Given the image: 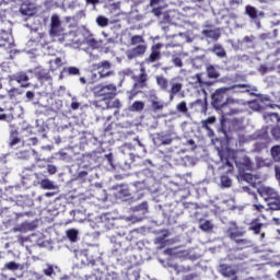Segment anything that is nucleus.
I'll return each instance as SVG.
<instances>
[{
    "label": "nucleus",
    "instance_id": "obj_62",
    "mask_svg": "<svg viewBox=\"0 0 280 280\" xmlns=\"http://www.w3.org/2000/svg\"><path fill=\"white\" fill-rule=\"evenodd\" d=\"M196 277H198V275H196V273H189V275L185 276V277L183 278V280H194V279H196Z\"/></svg>",
    "mask_w": 280,
    "mask_h": 280
},
{
    "label": "nucleus",
    "instance_id": "obj_28",
    "mask_svg": "<svg viewBox=\"0 0 280 280\" xmlns=\"http://www.w3.org/2000/svg\"><path fill=\"white\" fill-rule=\"evenodd\" d=\"M172 141H174V139L168 135H158L156 137V143L160 145H172Z\"/></svg>",
    "mask_w": 280,
    "mask_h": 280
},
{
    "label": "nucleus",
    "instance_id": "obj_59",
    "mask_svg": "<svg viewBox=\"0 0 280 280\" xmlns=\"http://www.w3.org/2000/svg\"><path fill=\"white\" fill-rule=\"evenodd\" d=\"M138 211H148V202H142L138 206Z\"/></svg>",
    "mask_w": 280,
    "mask_h": 280
},
{
    "label": "nucleus",
    "instance_id": "obj_45",
    "mask_svg": "<svg viewBox=\"0 0 280 280\" xmlns=\"http://www.w3.org/2000/svg\"><path fill=\"white\" fill-rule=\"evenodd\" d=\"M176 110L178 113L187 115V113L189 112V108H187V103L185 101H182L179 104L176 105Z\"/></svg>",
    "mask_w": 280,
    "mask_h": 280
},
{
    "label": "nucleus",
    "instance_id": "obj_4",
    "mask_svg": "<svg viewBox=\"0 0 280 280\" xmlns=\"http://www.w3.org/2000/svg\"><path fill=\"white\" fill-rule=\"evenodd\" d=\"M113 63L108 60H103L98 63H94L92 66L93 71L92 80L97 82V80H102L104 78H110V75H115V72L112 70Z\"/></svg>",
    "mask_w": 280,
    "mask_h": 280
},
{
    "label": "nucleus",
    "instance_id": "obj_44",
    "mask_svg": "<svg viewBox=\"0 0 280 280\" xmlns=\"http://www.w3.org/2000/svg\"><path fill=\"white\" fill-rule=\"evenodd\" d=\"M96 23L98 27H108V19L104 15L97 16Z\"/></svg>",
    "mask_w": 280,
    "mask_h": 280
},
{
    "label": "nucleus",
    "instance_id": "obj_50",
    "mask_svg": "<svg viewBox=\"0 0 280 280\" xmlns=\"http://www.w3.org/2000/svg\"><path fill=\"white\" fill-rule=\"evenodd\" d=\"M43 272L46 277H54V275H56L52 265H46V268H44Z\"/></svg>",
    "mask_w": 280,
    "mask_h": 280
},
{
    "label": "nucleus",
    "instance_id": "obj_56",
    "mask_svg": "<svg viewBox=\"0 0 280 280\" xmlns=\"http://www.w3.org/2000/svg\"><path fill=\"white\" fill-rule=\"evenodd\" d=\"M172 61L175 67H178L179 69L183 67V59H180L179 57L173 58Z\"/></svg>",
    "mask_w": 280,
    "mask_h": 280
},
{
    "label": "nucleus",
    "instance_id": "obj_2",
    "mask_svg": "<svg viewBox=\"0 0 280 280\" xmlns=\"http://www.w3.org/2000/svg\"><path fill=\"white\" fill-rule=\"evenodd\" d=\"M246 191L250 198L257 200V194L264 198L271 211H279L280 209V195L279 191L272 187H261V177L259 175L246 174Z\"/></svg>",
    "mask_w": 280,
    "mask_h": 280
},
{
    "label": "nucleus",
    "instance_id": "obj_3",
    "mask_svg": "<svg viewBox=\"0 0 280 280\" xmlns=\"http://www.w3.org/2000/svg\"><path fill=\"white\" fill-rule=\"evenodd\" d=\"M155 82L160 89V91H164L165 93H168L170 101L174 100L178 93L183 91V83L180 82H174V80L170 81L165 75H156Z\"/></svg>",
    "mask_w": 280,
    "mask_h": 280
},
{
    "label": "nucleus",
    "instance_id": "obj_10",
    "mask_svg": "<svg viewBox=\"0 0 280 280\" xmlns=\"http://www.w3.org/2000/svg\"><path fill=\"white\" fill-rule=\"evenodd\" d=\"M197 80V84H199V88L201 89L202 93L205 94V98L197 100L195 104L202 106L205 110H207V89H210V86H213L215 84V81H203L202 80V73H197L195 75Z\"/></svg>",
    "mask_w": 280,
    "mask_h": 280
},
{
    "label": "nucleus",
    "instance_id": "obj_47",
    "mask_svg": "<svg viewBox=\"0 0 280 280\" xmlns=\"http://www.w3.org/2000/svg\"><path fill=\"white\" fill-rule=\"evenodd\" d=\"M42 189H56V186H54V182L49 179H43L40 182Z\"/></svg>",
    "mask_w": 280,
    "mask_h": 280
},
{
    "label": "nucleus",
    "instance_id": "obj_38",
    "mask_svg": "<svg viewBox=\"0 0 280 280\" xmlns=\"http://www.w3.org/2000/svg\"><path fill=\"white\" fill-rule=\"evenodd\" d=\"M62 73L67 75H80V68L78 67H66L62 69Z\"/></svg>",
    "mask_w": 280,
    "mask_h": 280
},
{
    "label": "nucleus",
    "instance_id": "obj_7",
    "mask_svg": "<svg viewBox=\"0 0 280 280\" xmlns=\"http://www.w3.org/2000/svg\"><path fill=\"white\" fill-rule=\"evenodd\" d=\"M92 104L97 110H113L114 108L116 109L114 115H117V113H119V108H121V101H119V98H98L93 101Z\"/></svg>",
    "mask_w": 280,
    "mask_h": 280
},
{
    "label": "nucleus",
    "instance_id": "obj_60",
    "mask_svg": "<svg viewBox=\"0 0 280 280\" xmlns=\"http://www.w3.org/2000/svg\"><path fill=\"white\" fill-rule=\"evenodd\" d=\"M54 63L56 65L57 69H60V67H62V58L57 57V58L54 60Z\"/></svg>",
    "mask_w": 280,
    "mask_h": 280
},
{
    "label": "nucleus",
    "instance_id": "obj_42",
    "mask_svg": "<svg viewBox=\"0 0 280 280\" xmlns=\"http://www.w3.org/2000/svg\"><path fill=\"white\" fill-rule=\"evenodd\" d=\"M246 15L252 18L253 21H257V9H255L254 7L247 5Z\"/></svg>",
    "mask_w": 280,
    "mask_h": 280
},
{
    "label": "nucleus",
    "instance_id": "obj_22",
    "mask_svg": "<svg viewBox=\"0 0 280 280\" xmlns=\"http://www.w3.org/2000/svg\"><path fill=\"white\" fill-rule=\"evenodd\" d=\"M202 36H205L206 38H211V40H220V36H222V34L220 33V30L215 28V30H203L201 32Z\"/></svg>",
    "mask_w": 280,
    "mask_h": 280
},
{
    "label": "nucleus",
    "instance_id": "obj_9",
    "mask_svg": "<svg viewBox=\"0 0 280 280\" xmlns=\"http://www.w3.org/2000/svg\"><path fill=\"white\" fill-rule=\"evenodd\" d=\"M240 103L235 102L233 98H226L225 103L217 107V110H220L222 117H229L231 115H240L242 109L237 107Z\"/></svg>",
    "mask_w": 280,
    "mask_h": 280
},
{
    "label": "nucleus",
    "instance_id": "obj_21",
    "mask_svg": "<svg viewBox=\"0 0 280 280\" xmlns=\"http://www.w3.org/2000/svg\"><path fill=\"white\" fill-rule=\"evenodd\" d=\"M145 51H148V46L145 44H139L129 51L128 58H139V56H143Z\"/></svg>",
    "mask_w": 280,
    "mask_h": 280
},
{
    "label": "nucleus",
    "instance_id": "obj_61",
    "mask_svg": "<svg viewBox=\"0 0 280 280\" xmlns=\"http://www.w3.org/2000/svg\"><path fill=\"white\" fill-rule=\"evenodd\" d=\"M48 173L50 174H56V172H58V168H56V166L49 164L47 167Z\"/></svg>",
    "mask_w": 280,
    "mask_h": 280
},
{
    "label": "nucleus",
    "instance_id": "obj_41",
    "mask_svg": "<svg viewBox=\"0 0 280 280\" xmlns=\"http://www.w3.org/2000/svg\"><path fill=\"white\" fill-rule=\"evenodd\" d=\"M151 108L153 113H159V110H163V108H165V104L161 103L160 101H152Z\"/></svg>",
    "mask_w": 280,
    "mask_h": 280
},
{
    "label": "nucleus",
    "instance_id": "obj_23",
    "mask_svg": "<svg viewBox=\"0 0 280 280\" xmlns=\"http://www.w3.org/2000/svg\"><path fill=\"white\" fill-rule=\"evenodd\" d=\"M257 97L261 108H266V107L273 108L275 105L272 104V98H270V96L259 94L257 95Z\"/></svg>",
    "mask_w": 280,
    "mask_h": 280
},
{
    "label": "nucleus",
    "instance_id": "obj_30",
    "mask_svg": "<svg viewBox=\"0 0 280 280\" xmlns=\"http://www.w3.org/2000/svg\"><path fill=\"white\" fill-rule=\"evenodd\" d=\"M247 106L250 108V110L259 113L261 110V104L259 103L258 96H255L254 100L247 101Z\"/></svg>",
    "mask_w": 280,
    "mask_h": 280
},
{
    "label": "nucleus",
    "instance_id": "obj_64",
    "mask_svg": "<svg viewBox=\"0 0 280 280\" xmlns=\"http://www.w3.org/2000/svg\"><path fill=\"white\" fill-rule=\"evenodd\" d=\"M271 222H273L276 224V226H280V217H273L271 219Z\"/></svg>",
    "mask_w": 280,
    "mask_h": 280
},
{
    "label": "nucleus",
    "instance_id": "obj_31",
    "mask_svg": "<svg viewBox=\"0 0 280 280\" xmlns=\"http://www.w3.org/2000/svg\"><path fill=\"white\" fill-rule=\"evenodd\" d=\"M212 54H215L219 58H226V50H224V47L220 44H215L212 49Z\"/></svg>",
    "mask_w": 280,
    "mask_h": 280
},
{
    "label": "nucleus",
    "instance_id": "obj_33",
    "mask_svg": "<svg viewBox=\"0 0 280 280\" xmlns=\"http://www.w3.org/2000/svg\"><path fill=\"white\" fill-rule=\"evenodd\" d=\"M271 159L276 163H280V144H276L270 149Z\"/></svg>",
    "mask_w": 280,
    "mask_h": 280
},
{
    "label": "nucleus",
    "instance_id": "obj_1",
    "mask_svg": "<svg viewBox=\"0 0 280 280\" xmlns=\"http://www.w3.org/2000/svg\"><path fill=\"white\" fill-rule=\"evenodd\" d=\"M244 145H246V136L238 133L235 150L222 149L219 151L221 163H223L222 167H228L226 174H233L234 167L231 161L235 162L238 170V183H246V150L244 149Z\"/></svg>",
    "mask_w": 280,
    "mask_h": 280
},
{
    "label": "nucleus",
    "instance_id": "obj_15",
    "mask_svg": "<svg viewBox=\"0 0 280 280\" xmlns=\"http://www.w3.org/2000/svg\"><path fill=\"white\" fill-rule=\"evenodd\" d=\"M65 30L62 28V23L60 22V18L58 14H54L50 18V36H62Z\"/></svg>",
    "mask_w": 280,
    "mask_h": 280
},
{
    "label": "nucleus",
    "instance_id": "obj_52",
    "mask_svg": "<svg viewBox=\"0 0 280 280\" xmlns=\"http://www.w3.org/2000/svg\"><path fill=\"white\" fill-rule=\"evenodd\" d=\"M199 229H201V231H211L213 229V224H211V221L206 220L199 225Z\"/></svg>",
    "mask_w": 280,
    "mask_h": 280
},
{
    "label": "nucleus",
    "instance_id": "obj_43",
    "mask_svg": "<svg viewBox=\"0 0 280 280\" xmlns=\"http://www.w3.org/2000/svg\"><path fill=\"white\" fill-rule=\"evenodd\" d=\"M141 43H145V39H143V36H141V35H133L130 38V45L131 46L141 45Z\"/></svg>",
    "mask_w": 280,
    "mask_h": 280
},
{
    "label": "nucleus",
    "instance_id": "obj_49",
    "mask_svg": "<svg viewBox=\"0 0 280 280\" xmlns=\"http://www.w3.org/2000/svg\"><path fill=\"white\" fill-rule=\"evenodd\" d=\"M86 45L91 47L92 49H97L100 47V42H97L95 38H86L85 39Z\"/></svg>",
    "mask_w": 280,
    "mask_h": 280
},
{
    "label": "nucleus",
    "instance_id": "obj_32",
    "mask_svg": "<svg viewBox=\"0 0 280 280\" xmlns=\"http://www.w3.org/2000/svg\"><path fill=\"white\" fill-rule=\"evenodd\" d=\"M36 78L37 80H39V82H51L52 78L51 74H49V72L45 71V70H40L36 73Z\"/></svg>",
    "mask_w": 280,
    "mask_h": 280
},
{
    "label": "nucleus",
    "instance_id": "obj_51",
    "mask_svg": "<svg viewBox=\"0 0 280 280\" xmlns=\"http://www.w3.org/2000/svg\"><path fill=\"white\" fill-rule=\"evenodd\" d=\"M270 132L276 141H280V127L279 126L271 128Z\"/></svg>",
    "mask_w": 280,
    "mask_h": 280
},
{
    "label": "nucleus",
    "instance_id": "obj_37",
    "mask_svg": "<svg viewBox=\"0 0 280 280\" xmlns=\"http://www.w3.org/2000/svg\"><path fill=\"white\" fill-rule=\"evenodd\" d=\"M257 258L261 259V261H271L272 260V250L260 252V253H258Z\"/></svg>",
    "mask_w": 280,
    "mask_h": 280
},
{
    "label": "nucleus",
    "instance_id": "obj_55",
    "mask_svg": "<svg viewBox=\"0 0 280 280\" xmlns=\"http://www.w3.org/2000/svg\"><path fill=\"white\" fill-rule=\"evenodd\" d=\"M8 95L10 97V100H14V97H16V95H21V92L19 91V89L12 88L11 90L8 91Z\"/></svg>",
    "mask_w": 280,
    "mask_h": 280
},
{
    "label": "nucleus",
    "instance_id": "obj_17",
    "mask_svg": "<svg viewBox=\"0 0 280 280\" xmlns=\"http://www.w3.org/2000/svg\"><path fill=\"white\" fill-rule=\"evenodd\" d=\"M228 237L234 240L236 244H246V240L242 238L244 237V232L240 231L237 225H232L228 229Z\"/></svg>",
    "mask_w": 280,
    "mask_h": 280
},
{
    "label": "nucleus",
    "instance_id": "obj_20",
    "mask_svg": "<svg viewBox=\"0 0 280 280\" xmlns=\"http://www.w3.org/2000/svg\"><path fill=\"white\" fill-rule=\"evenodd\" d=\"M114 253H126L128 250V247H126V244H124V237H121V234H118V237H114Z\"/></svg>",
    "mask_w": 280,
    "mask_h": 280
},
{
    "label": "nucleus",
    "instance_id": "obj_29",
    "mask_svg": "<svg viewBox=\"0 0 280 280\" xmlns=\"http://www.w3.org/2000/svg\"><path fill=\"white\" fill-rule=\"evenodd\" d=\"M18 143H21V138H19V131L12 130L10 132L9 147L14 148V145H18Z\"/></svg>",
    "mask_w": 280,
    "mask_h": 280
},
{
    "label": "nucleus",
    "instance_id": "obj_25",
    "mask_svg": "<svg viewBox=\"0 0 280 280\" xmlns=\"http://www.w3.org/2000/svg\"><path fill=\"white\" fill-rule=\"evenodd\" d=\"M261 229H264V223L259 222V219H255L249 223L248 230L253 231L255 235H259Z\"/></svg>",
    "mask_w": 280,
    "mask_h": 280
},
{
    "label": "nucleus",
    "instance_id": "obj_58",
    "mask_svg": "<svg viewBox=\"0 0 280 280\" xmlns=\"http://www.w3.org/2000/svg\"><path fill=\"white\" fill-rule=\"evenodd\" d=\"M252 207L255 211H258V213H261V211H264V206L262 205L254 203Z\"/></svg>",
    "mask_w": 280,
    "mask_h": 280
},
{
    "label": "nucleus",
    "instance_id": "obj_6",
    "mask_svg": "<svg viewBox=\"0 0 280 280\" xmlns=\"http://www.w3.org/2000/svg\"><path fill=\"white\" fill-rule=\"evenodd\" d=\"M240 86L242 89H246V84H241V85H233L231 88H220L218 90L214 91V93L212 94V106L213 108H220V106H222V104L226 103V100H229V91H231L232 89H240Z\"/></svg>",
    "mask_w": 280,
    "mask_h": 280
},
{
    "label": "nucleus",
    "instance_id": "obj_12",
    "mask_svg": "<svg viewBox=\"0 0 280 280\" xmlns=\"http://www.w3.org/2000/svg\"><path fill=\"white\" fill-rule=\"evenodd\" d=\"M133 80V89L141 90L148 89V81L150 77H148V72H145V68H140V73L138 75L132 77Z\"/></svg>",
    "mask_w": 280,
    "mask_h": 280
},
{
    "label": "nucleus",
    "instance_id": "obj_54",
    "mask_svg": "<svg viewBox=\"0 0 280 280\" xmlns=\"http://www.w3.org/2000/svg\"><path fill=\"white\" fill-rule=\"evenodd\" d=\"M38 43H39V45H42V47H46V45H48V42H47V34H45V33H39Z\"/></svg>",
    "mask_w": 280,
    "mask_h": 280
},
{
    "label": "nucleus",
    "instance_id": "obj_53",
    "mask_svg": "<svg viewBox=\"0 0 280 280\" xmlns=\"http://www.w3.org/2000/svg\"><path fill=\"white\" fill-rule=\"evenodd\" d=\"M246 170L247 172H255V170H257V166L253 164V161H250V158H246Z\"/></svg>",
    "mask_w": 280,
    "mask_h": 280
},
{
    "label": "nucleus",
    "instance_id": "obj_36",
    "mask_svg": "<svg viewBox=\"0 0 280 280\" xmlns=\"http://www.w3.org/2000/svg\"><path fill=\"white\" fill-rule=\"evenodd\" d=\"M271 165H272V162H270V160L256 158V170H259L260 167H270Z\"/></svg>",
    "mask_w": 280,
    "mask_h": 280
},
{
    "label": "nucleus",
    "instance_id": "obj_27",
    "mask_svg": "<svg viewBox=\"0 0 280 280\" xmlns=\"http://www.w3.org/2000/svg\"><path fill=\"white\" fill-rule=\"evenodd\" d=\"M220 183L221 189H229L233 187V179H231L226 174L220 176Z\"/></svg>",
    "mask_w": 280,
    "mask_h": 280
},
{
    "label": "nucleus",
    "instance_id": "obj_24",
    "mask_svg": "<svg viewBox=\"0 0 280 280\" xmlns=\"http://www.w3.org/2000/svg\"><path fill=\"white\" fill-rule=\"evenodd\" d=\"M115 189H116V192H115L116 198H128V196H130V190L126 185H118L115 187Z\"/></svg>",
    "mask_w": 280,
    "mask_h": 280
},
{
    "label": "nucleus",
    "instance_id": "obj_46",
    "mask_svg": "<svg viewBox=\"0 0 280 280\" xmlns=\"http://www.w3.org/2000/svg\"><path fill=\"white\" fill-rule=\"evenodd\" d=\"M233 124H234V129L236 130V132L244 130V126H242L244 124V118H242V119L234 118Z\"/></svg>",
    "mask_w": 280,
    "mask_h": 280
},
{
    "label": "nucleus",
    "instance_id": "obj_14",
    "mask_svg": "<svg viewBox=\"0 0 280 280\" xmlns=\"http://www.w3.org/2000/svg\"><path fill=\"white\" fill-rule=\"evenodd\" d=\"M102 225L106 231H113V229H119V222H121L118 218L113 217L110 213H105L102 217Z\"/></svg>",
    "mask_w": 280,
    "mask_h": 280
},
{
    "label": "nucleus",
    "instance_id": "obj_48",
    "mask_svg": "<svg viewBox=\"0 0 280 280\" xmlns=\"http://www.w3.org/2000/svg\"><path fill=\"white\" fill-rule=\"evenodd\" d=\"M246 93H248L253 97H257V95H259V90H257V88H255L250 84H247L246 85Z\"/></svg>",
    "mask_w": 280,
    "mask_h": 280
},
{
    "label": "nucleus",
    "instance_id": "obj_34",
    "mask_svg": "<svg viewBox=\"0 0 280 280\" xmlns=\"http://www.w3.org/2000/svg\"><path fill=\"white\" fill-rule=\"evenodd\" d=\"M66 235L70 242H78V235H80V232L75 229H69L67 230Z\"/></svg>",
    "mask_w": 280,
    "mask_h": 280
},
{
    "label": "nucleus",
    "instance_id": "obj_13",
    "mask_svg": "<svg viewBox=\"0 0 280 280\" xmlns=\"http://www.w3.org/2000/svg\"><path fill=\"white\" fill-rule=\"evenodd\" d=\"M9 80L10 82H18V84H21L22 89H28V86H32L30 83V75H27V72L24 71L9 75Z\"/></svg>",
    "mask_w": 280,
    "mask_h": 280
},
{
    "label": "nucleus",
    "instance_id": "obj_63",
    "mask_svg": "<svg viewBox=\"0 0 280 280\" xmlns=\"http://www.w3.org/2000/svg\"><path fill=\"white\" fill-rule=\"evenodd\" d=\"M276 179H280V165L275 166Z\"/></svg>",
    "mask_w": 280,
    "mask_h": 280
},
{
    "label": "nucleus",
    "instance_id": "obj_57",
    "mask_svg": "<svg viewBox=\"0 0 280 280\" xmlns=\"http://www.w3.org/2000/svg\"><path fill=\"white\" fill-rule=\"evenodd\" d=\"M163 8L162 7H156L152 9V14H154V16H161L163 14Z\"/></svg>",
    "mask_w": 280,
    "mask_h": 280
},
{
    "label": "nucleus",
    "instance_id": "obj_35",
    "mask_svg": "<svg viewBox=\"0 0 280 280\" xmlns=\"http://www.w3.org/2000/svg\"><path fill=\"white\" fill-rule=\"evenodd\" d=\"M143 108H145V103H143L142 101H136L132 103L130 110H132L133 113H141Z\"/></svg>",
    "mask_w": 280,
    "mask_h": 280
},
{
    "label": "nucleus",
    "instance_id": "obj_40",
    "mask_svg": "<svg viewBox=\"0 0 280 280\" xmlns=\"http://www.w3.org/2000/svg\"><path fill=\"white\" fill-rule=\"evenodd\" d=\"M210 124H215V117L211 116L208 117L206 120L201 121V128H205L209 132H211V127L209 126Z\"/></svg>",
    "mask_w": 280,
    "mask_h": 280
},
{
    "label": "nucleus",
    "instance_id": "obj_8",
    "mask_svg": "<svg viewBox=\"0 0 280 280\" xmlns=\"http://www.w3.org/2000/svg\"><path fill=\"white\" fill-rule=\"evenodd\" d=\"M94 97L114 100L117 97V85L109 83L107 85H96L93 89Z\"/></svg>",
    "mask_w": 280,
    "mask_h": 280
},
{
    "label": "nucleus",
    "instance_id": "obj_11",
    "mask_svg": "<svg viewBox=\"0 0 280 280\" xmlns=\"http://www.w3.org/2000/svg\"><path fill=\"white\" fill-rule=\"evenodd\" d=\"M161 236L154 238V245L156 246L158 250H163L166 246H172L174 244V240L167 238L170 235V230H162L160 231Z\"/></svg>",
    "mask_w": 280,
    "mask_h": 280
},
{
    "label": "nucleus",
    "instance_id": "obj_19",
    "mask_svg": "<svg viewBox=\"0 0 280 280\" xmlns=\"http://www.w3.org/2000/svg\"><path fill=\"white\" fill-rule=\"evenodd\" d=\"M20 12L23 16H34L36 9L32 2H23L20 7Z\"/></svg>",
    "mask_w": 280,
    "mask_h": 280
},
{
    "label": "nucleus",
    "instance_id": "obj_16",
    "mask_svg": "<svg viewBox=\"0 0 280 280\" xmlns=\"http://www.w3.org/2000/svg\"><path fill=\"white\" fill-rule=\"evenodd\" d=\"M163 48V44L158 43L151 47V54L148 58L144 59L143 65H152L154 62H159L161 60V49Z\"/></svg>",
    "mask_w": 280,
    "mask_h": 280
},
{
    "label": "nucleus",
    "instance_id": "obj_26",
    "mask_svg": "<svg viewBox=\"0 0 280 280\" xmlns=\"http://www.w3.org/2000/svg\"><path fill=\"white\" fill-rule=\"evenodd\" d=\"M206 73H207L209 80H218V78H220V72L212 65H208L206 67Z\"/></svg>",
    "mask_w": 280,
    "mask_h": 280
},
{
    "label": "nucleus",
    "instance_id": "obj_18",
    "mask_svg": "<svg viewBox=\"0 0 280 280\" xmlns=\"http://www.w3.org/2000/svg\"><path fill=\"white\" fill-rule=\"evenodd\" d=\"M219 272L222 275V277H225V279L236 280L237 279V271L233 269L230 265L221 264L219 266Z\"/></svg>",
    "mask_w": 280,
    "mask_h": 280
},
{
    "label": "nucleus",
    "instance_id": "obj_5",
    "mask_svg": "<svg viewBox=\"0 0 280 280\" xmlns=\"http://www.w3.org/2000/svg\"><path fill=\"white\" fill-rule=\"evenodd\" d=\"M254 139H256V143H254L253 152H264L266 148H268V143H270V135H268V127H262L260 130H257L253 135Z\"/></svg>",
    "mask_w": 280,
    "mask_h": 280
},
{
    "label": "nucleus",
    "instance_id": "obj_39",
    "mask_svg": "<svg viewBox=\"0 0 280 280\" xmlns=\"http://www.w3.org/2000/svg\"><path fill=\"white\" fill-rule=\"evenodd\" d=\"M20 267H21V265H19V262L9 261V262L4 264L3 270H11V272H14V271L19 270Z\"/></svg>",
    "mask_w": 280,
    "mask_h": 280
}]
</instances>
